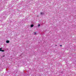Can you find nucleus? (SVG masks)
<instances>
[{
  "label": "nucleus",
  "mask_w": 76,
  "mask_h": 76,
  "mask_svg": "<svg viewBox=\"0 0 76 76\" xmlns=\"http://www.w3.org/2000/svg\"><path fill=\"white\" fill-rule=\"evenodd\" d=\"M6 42L7 43H9V42H10L9 40H7Z\"/></svg>",
  "instance_id": "f03ea898"
},
{
  "label": "nucleus",
  "mask_w": 76,
  "mask_h": 76,
  "mask_svg": "<svg viewBox=\"0 0 76 76\" xmlns=\"http://www.w3.org/2000/svg\"><path fill=\"white\" fill-rule=\"evenodd\" d=\"M40 26V24H39L38 25V26Z\"/></svg>",
  "instance_id": "0eeeda50"
},
{
  "label": "nucleus",
  "mask_w": 76,
  "mask_h": 76,
  "mask_svg": "<svg viewBox=\"0 0 76 76\" xmlns=\"http://www.w3.org/2000/svg\"><path fill=\"white\" fill-rule=\"evenodd\" d=\"M3 57H4V56H3Z\"/></svg>",
  "instance_id": "9d476101"
},
{
  "label": "nucleus",
  "mask_w": 76,
  "mask_h": 76,
  "mask_svg": "<svg viewBox=\"0 0 76 76\" xmlns=\"http://www.w3.org/2000/svg\"><path fill=\"white\" fill-rule=\"evenodd\" d=\"M2 48H0V51H1L2 50Z\"/></svg>",
  "instance_id": "20e7f679"
},
{
  "label": "nucleus",
  "mask_w": 76,
  "mask_h": 76,
  "mask_svg": "<svg viewBox=\"0 0 76 76\" xmlns=\"http://www.w3.org/2000/svg\"><path fill=\"white\" fill-rule=\"evenodd\" d=\"M34 26V25H31V28H32Z\"/></svg>",
  "instance_id": "7ed1b4c3"
},
{
  "label": "nucleus",
  "mask_w": 76,
  "mask_h": 76,
  "mask_svg": "<svg viewBox=\"0 0 76 76\" xmlns=\"http://www.w3.org/2000/svg\"><path fill=\"white\" fill-rule=\"evenodd\" d=\"M57 45H56V46H57Z\"/></svg>",
  "instance_id": "1a4fd4ad"
},
{
  "label": "nucleus",
  "mask_w": 76,
  "mask_h": 76,
  "mask_svg": "<svg viewBox=\"0 0 76 76\" xmlns=\"http://www.w3.org/2000/svg\"><path fill=\"white\" fill-rule=\"evenodd\" d=\"M44 12H40L41 15H44Z\"/></svg>",
  "instance_id": "f257e3e1"
},
{
  "label": "nucleus",
  "mask_w": 76,
  "mask_h": 76,
  "mask_svg": "<svg viewBox=\"0 0 76 76\" xmlns=\"http://www.w3.org/2000/svg\"><path fill=\"white\" fill-rule=\"evenodd\" d=\"M60 47H62V45H60Z\"/></svg>",
  "instance_id": "6e6552de"
},
{
  "label": "nucleus",
  "mask_w": 76,
  "mask_h": 76,
  "mask_svg": "<svg viewBox=\"0 0 76 76\" xmlns=\"http://www.w3.org/2000/svg\"><path fill=\"white\" fill-rule=\"evenodd\" d=\"M37 34V33L36 32H34V35H36Z\"/></svg>",
  "instance_id": "39448f33"
},
{
  "label": "nucleus",
  "mask_w": 76,
  "mask_h": 76,
  "mask_svg": "<svg viewBox=\"0 0 76 76\" xmlns=\"http://www.w3.org/2000/svg\"><path fill=\"white\" fill-rule=\"evenodd\" d=\"M2 51V52H4V50H2V51Z\"/></svg>",
  "instance_id": "423d86ee"
}]
</instances>
